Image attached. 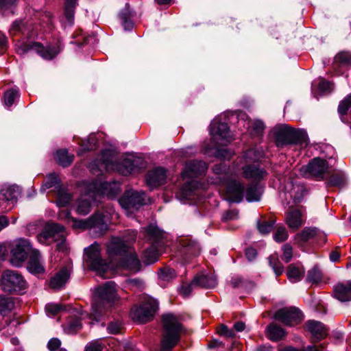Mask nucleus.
Wrapping results in <instances>:
<instances>
[{"label": "nucleus", "mask_w": 351, "mask_h": 351, "mask_svg": "<svg viewBox=\"0 0 351 351\" xmlns=\"http://www.w3.org/2000/svg\"><path fill=\"white\" fill-rule=\"evenodd\" d=\"M107 253L111 258L122 257L121 267L132 271H138L141 268V263L135 252L130 249L129 244L119 237H112L106 244Z\"/></svg>", "instance_id": "1"}, {"label": "nucleus", "mask_w": 351, "mask_h": 351, "mask_svg": "<svg viewBox=\"0 0 351 351\" xmlns=\"http://www.w3.org/2000/svg\"><path fill=\"white\" fill-rule=\"evenodd\" d=\"M117 290L114 282H107L95 289L92 311L90 318L98 321L106 306H110L111 303L117 300Z\"/></svg>", "instance_id": "2"}, {"label": "nucleus", "mask_w": 351, "mask_h": 351, "mask_svg": "<svg viewBox=\"0 0 351 351\" xmlns=\"http://www.w3.org/2000/svg\"><path fill=\"white\" fill-rule=\"evenodd\" d=\"M162 323V337L160 351H171L180 341L183 328L177 317L171 313L163 315Z\"/></svg>", "instance_id": "3"}, {"label": "nucleus", "mask_w": 351, "mask_h": 351, "mask_svg": "<svg viewBox=\"0 0 351 351\" xmlns=\"http://www.w3.org/2000/svg\"><path fill=\"white\" fill-rule=\"evenodd\" d=\"M64 216L67 218L68 222L72 223V226L74 228L88 229L95 228L97 229L99 234H102L108 228V223L110 221V213L109 212H97L90 217L84 220H76L70 216L69 213H62L60 217Z\"/></svg>", "instance_id": "4"}, {"label": "nucleus", "mask_w": 351, "mask_h": 351, "mask_svg": "<svg viewBox=\"0 0 351 351\" xmlns=\"http://www.w3.org/2000/svg\"><path fill=\"white\" fill-rule=\"evenodd\" d=\"M261 193L256 186L250 185L246 189L238 180L232 181L228 184L226 199L232 202H241L245 197L248 202L258 201Z\"/></svg>", "instance_id": "5"}, {"label": "nucleus", "mask_w": 351, "mask_h": 351, "mask_svg": "<svg viewBox=\"0 0 351 351\" xmlns=\"http://www.w3.org/2000/svg\"><path fill=\"white\" fill-rule=\"evenodd\" d=\"M145 236L152 246L144 252V257L148 264L156 262L162 246L164 233L156 226L150 225L145 230Z\"/></svg>", "instance_id": "6"}, {"label": "nucleus", "mask_w": 351, "mask_h": 351, "mask_svg": "<svg viewBox=\"0 0 351 351\" xmlns=\"http://www.w3.org/2000/svg\"><path fill=\"white\" fill-rule=\"evenodd\" d=\"M84 261L90 269L95 271L101 277H110L108 274L110 265L101 258V249L97 243L95 242L84 249Z\"/></svg>", "instance_id": "7"}, {"label": "nucleus", "mask_w": 351, "mask_h": 351, "mask_svg": "<svg viewBox=\"0 0 351 351\" xmlns=\"http://www.w3.org/2000/svg\"><path fill=\"white\" fill-rule=\"evenodd\" d=\"M308 136L304 130H296L286 125L280 128L276 134V143L278 146L289 144L306 145Z\"/></svg>", "instance_id": "8"}, {"label": "nucleus", "mask_w": 351, "mask_h": 351, "mask_svg": "<svg viewBox=\"0 0 351 351\" xmlns=\"http://www.w3.org/2000/svg\"><path fill=\"white\" fill-rule=\"evenodd\" d=\"M16 51L20 55L34 51L42 58L51 60L60 52V49L52 47L45 48L40 43L19 40L16 43Z\"/></svg>", "instance_id": "9"}, {"label": "nucleus", "mask_w": 351, "mask_h": 351, "mask_svg": "<svg viewBox=\"0 0 351 351\" xmlns=\"http://www.w3.org/2000/svg\"><path fill=\"white\" fill-rule=\"evenodd\" d=\"M1 286L3 291L12 293L25 289L27 282L19 271L8 269L1 275Z\"/></svg>", "instance_id": "10"}, {"label": "nucleus", "mask_w": 351, "mask_h": 351, "mask_svg": "<svg viewBox=\"0 0 351 351\" xmlns=\"http://www.w3.org/2000/svg\"><path fill=\"white\" fill-rule=\"evenodd\" d=\"M34 250H35L32 248L29 240L19 239L14 241L11 248V264L16 267L20 266L25 261L28 254L30 255Z\"/></svg>", "instance_id": "11"}, {"label": "nucleus", "mask_w": 351, "mask_h": 351, "mask_svg": "<svg viewBox=\"0 0 351 351\" xmlns=\"http://www.w3.org/2000/svg\"><path fill=\"white\" fill-rule=\"evenodd\" d=\"M158 308L157 301L154 298H147L140 306L132 310V319L141 323H145L153 317Z\"/></svg>", "instance_id": "12"}, {"label": "nucleus", "mask_w": 351, "mask_h": 351, "mask_svg": "<svg viewBox=\"0 0 351 351\" xmlns=\"http://www.w3.org/2000/svg\"><path fill=\"white\" fill-rule=\"evenodd\" d=\"M305 192L304 185L288 180L281 193V197L285 199L287 205L290 204L291 202L293 204H298L302 200Z\"/></svg>", "instance_id": "13"}, {"label": "nucleus", "mask_w": 351, "mask_h": 351, "mask_svg": "<svg viewBox=\"0 0 351 351\" xmlns=\"http://www.w3.org/2000/svg\"><path fill=\"white\" fill-rule=\"evenodd\" d=\"M276 320L289 326L299 324L303 319V314L296 307H285L277 311L274 315Z\"/></svg>", "instance_id": "14"}, {"label": "nucleus", "mask_w": 351, "mask_h": 351, "mask_svg": "<svg viewBox=\"0 0 351 351\" xmlns=\"http://www.w3.org/2000/svg\"><path fill=\"white\" fill-rule=\"evenodd\" d=\"M328 169V165L325 160L315 158L307 165L302 166L300 171L305 177L323 179Z\"/></svg>", "instance_id": "15"}, {"label": "nucleus", "mask_w": 351, "mask_h": 351, "mask_svg": "<svg viewBox=\"0 0 351 351\" xmlns=\"http://www.w3.org/2000/svg\"><path fill=\"white\" fill-rule=\"evenodd\" d=\"M212 138L216 144L225 145L231 141L230 132L228 125L226 123H221L218 119H215L210 125Z\"/></svg>", "instance_id": "16"}, {"label": "nucleus", "mask_w": 351, "mask_h": 351, "mask_svg": "<svg viewBox=\"0 0 351 351\" xmlns=\"http://www.w3.org/2000/svg\"><path fill=\"white\" fill-rule=\"evenodd\" d=\"M98 197L90 183L86 186V190L79 198L76 210L80 215H87L91 208V202Z\"/></svg>", "instance_id": "17"}, {"label": "nucleus", "mask_w": 351, "mask_h": 351, "mask_svg": "<svg viewBox=\"0 0 351 351\" xmlns=\"http://www.w3.org/2000/svg\"><path fill=\"white\" fill-rule=\"evenodd\" d=\"M125 209H131L145 204V195L143 191H128L119 200Z\"/></svg>", "instance_id": "18"}, {"label": "nucleus", "mask_w": 351, "mask_h": 351, "mask_svg": "<svg viewBox=\"0 0 351 351\" xmlns=\"http://www.w3.org/2000/svg\"><path fill=\"white\" fill-rule=\"evenodd\" d=\"M98 197L106 195L109 198H113L120 191L119 184L117 182H101L94 181L90 183Z\"/></svg>", "instance_id": "19"}, {"label": "nucleus", "mask_w": 351, "mask_h": 351, "mask_svg": "<svg viewBox=\"0 0 351 351\" xmlns=\"http://www.w3.org/2000/svg\"><path fill=\"white\" fill-rule=\"evenodd\" d=\"M306 329L311 334L313 342L321 341L328 335L327 328L320 322L308 320L306 322Z\"/></svg>", "instance_id": "20"}, {"label": "nucleus", "mask_w": 351, "mask_h": 351, "mask_svg": "<svg viewBox=\"0 0 351 351\" xmlns=\"http://www.w3.org/2000/svg\"><path fill=\"white\" fill-rule=\"evenodd\" d=\"M206 169V164L202 161H189L185 165L182 173V178L183 180L193 178L204 173Z\"/></svg>", "instance_id": "21"}, {"label": "nucleus", "mask_w": 351, "mask_h": 351, "mask_svg": "<svg viewBox=\"0 0 351 351\" xmlns=\"http://www.w3.org/2000/svg\"><path fill=\"white\" fill-rule=\"evenodd\" d=\"M167 171L162 167H156L149 171L146 176V182L150 189H154L165 183Z\"/></svg>", "instance_id": "22"}, {"label": "nucleus", "mask_w": 351, "mask_h": 351, "mask_svg": "<svg viewBox=\"0 0 351 351\" xmlns=\"http://www.w3.org/2000/svg\"><path fill=\"white\" fill-rule=\"evenodd\" d=\"M63 230V226L53 223L47 226L43 231L37 236L39 243L49 244L52 241L57 240L56 234Z\"/></svg>", "instance_id": "23"}, {"label": "nucleus", "mask_w": 351, "mask_h": 351, "mask_svg": "<svg viewBox=\"0 0 351 351\" xmlns=\"http://www.w3.org/2000/svg\"><path fill=\"white\" fill-rule=\"evenodd\" d=\"M285 221L290 229L294 231L304 223V213L298 209H291L287 212Z\"/></svg>", "instance_id": "24"}, {"label": "nucleus", "mask_w": 351, "mask_h": 351, "mask_svg": "<svg viewBox=\"0 0 351 351\" xmlns=\"http://www.w3.org/2000/svg\"><path fill=\"white\" fill-rule=\"evenodd\" d=\"M243 176L247 179L258 181L267 176V172L256 164L246 165L243 167Z\"/></svg>", "instance_id": "25"}, {"label": "nucleus", "mask_w": 351, "mask_h": 351, "mask_svg": "<svg viewBox=\"0 0 351 351\" xmlns=\"http://www.w3.org/2000/svg\"><path fill=\"white\" fill-rule=\"evenodd\" d=\"M70 274L71 269L69 267H63L51 279L50 287L55 289H60L69 278Z\"/></svg>", "instance_id": "26"}, {"label": "nucleus", "mask_w": 351, "mask_h": 351, "mask_svg": "<svg viewBox=\"0 0 351 351\" xmlns=\"http://www.w3.org/2000/svg\"><path fill=\"white\" fill-rule=\"evenodd\" d=\"M27 269L29 272L38 274L44 272V267L40 261V253L38 250L32 251L27 263Z\"/></svg>", "instance_id": "27"}, {"label": "nucleus", "mask_w": 351, "mask_h": 351, "mask_svg": "<svg viewBox=\"0 0 351 351\" xmlns=\"http://www.w3.org/2000/svg\"><path fill=\"white\" fill-rule=\"evenodd\" d=\"M335 297L341 302L351 300V281L346 285L338 284L334 288Z\"/></svg>", "instance_id": "28"}, {"label": "nucleus", "mask_w": 351, "mask_h": 351, "mask_svg": "<svg viewBox=\"0 0 351 351\" xmlns=\"http://www.w3.org/2000/svg\"><path fill=\"white\" fill-rule=\"evenodd\" d=\"M10 34L11 36L21 34L25 38H29L32 36L31 27L23 21H15L10 29Z\"/></svg>", "instance_id": "29"}, {"label": "nucleus", "mask_w": 351, "mask_h": 351, "mask_svg": "<svg viewBox=\"0 0 351 351\" xmlns=\"http://www.w3.org/2000/svg\"><path fill=\"white\" fill-rule=\"evenodd\" d=\"M194 283L202 287L213 288L217 285V280L213 274H200L194 278Z\"/></svg>", "instance_id": "30"}, {"label": "nucleus", "mask_w": 351, "mask_h": 351, "mask_svg": "<svg viewBox=\"0 0 351 351\" xmlns=\"http://www.w3.org/2000/svg\"><path fill=\"white\" fill-rule=\"evenodd\" d=\"M244 122V126L247 128L250 134L253 136L261 135L265 130V124L260 120H247L245 121L243 118L239 119V123Z\"/></svg>", "instance_id": "31"}, {"label": "nucleus", "mask_w": 351, "mask_h": 351, "mask_svg": "<svg viewBox=\"0 0 351 351\" xmlns=\"http://www.w3.org/2000/svg\"><path fill=\"white\" fill-rule=\"evenodd\" d=\"M304 269L300 265L291 264L287 267V276L291 282L300 281L304 277Z\"/></svg>", "instance_id": "32"}, {"label": "nucleus", "mask_w": 351, "mask_h": 351, "mask_svg": "<svg viewBox=\"0 0 351 351\" xmlns=\"http://www.w3.org/2000/svg\"><path fill=\"white\" fill-rule=\"evenodd\" d=\"M286 335L285 330L276 324H271L267 328V336L272 341H279Z\"/></svg>", "instance_id": "33"}, {"label": "nucleus", "mask_w": 351, "mask_h": 351, "mask_svg": "<svg viewBox=\"0 0 351 351\" xmlns=\"http://www.w3.org/2000/svg\"><path fill=\"white\" fill-rule=\"evenodd\" d=\"M213 171L216 175L218 176L217 180L219 183H221L226 187V194L228 193V184L232 181H236L230 178L228 173L226 172L225 166L222 164L215 165Z\"/></svg>", "instance_id": "34"}, {"label": "nucleus", "mask_w": 351, "mask_h": 351, "mask_svg": "<svg viewBox=\"0 0 351 351\" xmlns=\"http://www.w3.org/2000/svg\"><path fill=\"white\" fill-rule=\"evenodd\" d=\"M20 193L19 189L15 185L3 186L1 190V195L3 199L8 202L15 200Z\"/></svg>", "instance_id": "35"}, {"label": "nucleus", "mask_w": 351, "mask_h": 351, "mask_svg": "<svg viewBox=\"0 0 351 351\" xmlns=\"http://www.w3.org/2000/svg\"><path fill=\"white\" fill-rule=\"evenodd\" d=\"M198 183L191 179L186 182L182 186L179 194L178 195L180 198L188 199L191 197L195 190L197 188Z\"/></svg>", "instance_id": "36"}, {"label": "nucleus", "mask_w": 351, "mask_h": 351, "mask_svg": "<svg viewBox=\"0 0 351 351\" xmlns=\"http://www.w3.org/2000/svg\"><path fill=\"white\" fill-rule=\"evenodd\" d=\"M317 234V229L315 228H305L301 232L297 234L295 239L298 242H306L314 238Z\"/></svg>", "instance_id": "37"}, {"label": "nucleus", "mask_w": 351, "mask_h": 351, "mask_svg": "<svg viewBox=\"0 0 351 351\" xmlns=\"http://www.w3.org/2000/svg\"><path fill=\"white\" fill-rule=\"evenodd\" d=\"M56 160L63 167H67L72 162L73 155H70L65 149H60L56 152Z\"/></svg>", "instance_id": "38"}, {"label": "nucleus", "mask_w": 351, "mask_h": 351, "mask_svg": "<svg viewBox=\"0 0 351 351\" xmlns=\"http://www.w3.org/2000/svg\"><path fill=\"white\" fill-rule=\"evenodd\" d=\"M77 0H66L64 15L69 24H71L74 18V9Z\"/></svg>", "instance_id": "39"}, {"label": "nucleus", "mask_w": 351, "mask_h": 351, "mask_svg": "<svg viewBox=\"0 0 351 351\" xmlns=\"http://www.w3.org/2000/svg\"><path fill=\"white\" fill-rule=\"evenodd\" d=\"M269 264L277 276L283 273L284 267L276 255H271L269 257Z\"/></svg>", "instance_id": "40"}, {"label": "nucleus", "mask_w": 351, "mask_h": 351, "mask_svg": "<svg viewBox=\"0 0 351 351\" xmlns=\"http://www.w3.org/2000/svg\"><path fill=\"white\" fill-rule=\"evenodd\" d=\"M322 271L317 267H315L308 271L307 280L312 283L317 284L322 281Z\"/></svg>", "instance_id": "41"}, {"label": "nucleus", "mask_w": 351, "mask_h": 351, "mask_svg": "<svg viewBox=\"0 0 351 351\" xmlns=\"http://www.w3.org/2000/svg\"><path fill=\"white\" fill-rule=\"evenodd\" d=\"M19 97V90L16 89H10L7 90L4 94V104L8 107L10 108L15 99Z\"/></svg>", "instance_id": "42"}, {"label": "nucleus", "mask_w": 351, "mask_h": 351, "mask_svg": "<svg viewBox=\"0 0 351 351\" xmlns=\"http://www.w3.org/2000/svg\"><path fill=\"white\" fill-rule=\"evenodd\" d=\"M71 197L66 191L60 189L58 191L56 204L60 207L66 206L71 201Z\"/></svg>", "instance_id": "43"}, {"label": "nucleus", "mask_w": 351, "mask_h": 351, "mask_svg": "<svg viewBox=\"0 0 351 351\" xmlns=\"http://www.w3.org/2000/svg\"><path fill=\"white\" fill-rule=\"evenodd\" d=\"M158 276L164 281H169L176 277V273L173 269L165 267L160 269Z\"/></svg>", "instance_id": "44"}, {"label": "nucleus", "mask_w": 351, "mask_h": 351, "mask_svg": "<svg viewBox=\"0 0 351 351\" xmlns=\"http://www.w3.org/2000/svg\"><path fill=\"white\" fill-rule=\"evenodd\" d=\"M261 156V153L256 149H250L244 154V159L246 162H254Z\"/></svg>", "instance_id": "45"}, {"label": "nucleus", "mask_w": 351, "mask_h": 351, "mask_svg": "<svg viewBox=\"0 0 351 351\" xmlns=\"http://www.w3.org/2000/svg\"><path fill=\"white\" fill-rule=\"evenodd\" d=\"M97 139L95 134L90 135L86 141H84L82 144V151L93 150L96 148Z\"/></svg>", "instance_id": "46"}, {"label": "nucleus", "mask_w": 351, "mask_h": 351, "mask_svg": "<svg viewBox=\"0 0 351 351\" xmlns=\"http://www.w3.org/2000/svg\"><path fill=\"white\" fill-rule=\"evenodd\" d=\"M346 182V177L343 173H336L330 176L328 184L331 186H342Z\"/></svg>", "instance_id": "47"}, {"label": "nucleus", "mask_w": 351, "mask_h": 351, "mask_svg": "<svg viewBox=\"0 0 351 351\" xmlns=\"http://www.w3.org/2000/svg\"><path fill=\"white\" fill-rule=\"evenodd\" d=\"M289 237L288 232L285 227L279 226L277 228L274 234V239L276 242L281 243L287 239Z\"/></svg>", "instance_id": "48"}, {"label": "nucleus", "mask_w": 351, "mask_h": 351, "mask_svg": "<svg viewBox=\"0 0 351 351\" xmlns=\"http://www.w3.org/2000/svg\"><path fill=\"white\" fill-rule=\"evenodd\" d=\"M57 240H53L57 242L56 247L58 251L64 252L67 250V244L64 238V229L56 234Z\"/></svg>", "instance_id": "49"}, {"label": "nucleus", "mask_w": 351, "mask_h": 351, "mask_svg": "<svg viewBox=\"0 0 351 351\" xmlns=\"http://www.w3.org/2000/svg\"><path fill=\"white\" fill-rule=\"evenodd\" d=\"M197 283H194V280L189 284L183 283L179 288L178 291L180 295L183 297H188L192 292L193 289L197 287Z\"/></svg>", "instance_id": "50"}, {"label": "nucleus", "mask_w": 351, "mask_h": 351, "mask_svg": "<svg viewBox=\"0 0 351 351\" xmlns=\"http://www.w3.org/2000/svg\"><path fill=\"white\" fill-rule=\"evenodd\" d=\"M182 245L188 249V252L190 254L197 255L199 253V247L195 241L185 239L182 241Z\"/></svg>", "instance_id": "51"}, {"label": "nucleus", "mask_w": 351, "mask_h": 351, "mask_svg": "<svg viewBox=\"0 0 351 351\" xmlns=\"http://www.w3.org/2000/svg\"><path fill=\"white\" fill-rule=\"evenodd\" d=\"M317 86L319 91L322 93H329L333 89L332 84L324 79H319Z\"/></svg>", "instance_id": "52"}, {"label": "nucleus", "mask_w": 351, "mask_h": 351, "mask_svg": "<svg viewBox=\"0 0 351 351\" xmlns=\"http://www.w3.org/2000/svg\"><path fill=\"white\" fill-rule=\"evenodd\" d=\"M351 106V94L348 95L339 105L338 111L341 115L346 114L348 110Z\"/></svg>", "instance_id": "53"}, {"label": "nucleus", "mask_w": 351, "mask_h": 351, "mask_svg": "<svg viewBox=\"0 0 351 351\" xmlns=\"http://www.w3.org/2000/svg\"><path fill=\"white\" fill-rule=\"evenodd\" d=\"M335 62L343 64H351V54L348 52H341L335 56Z\"/></svg>", "instance_id": "54"}, {"label": "nucleus", "mask_w": 351, "mask_h": 351, "mask_svg": "<svg viewBox=\"0 0 351 351\" xmlns=\"http://www.w3.org/2000/svg\"><path fill=\"white\" fill-rule=\"evenodd\" d=\"M14 306V303L9 298L0 297V313H3L10 311Z\"/></svg>", "instance_id": "55"}, {"label": "nucleus", "mask_w": 351, "mask_h": 351, "mask_svg": "<svg viewBox=\"0 0 351 351\" xmlns=\"http://www.w3.org/2000/svg\"><path fill=\"white\" fill-rule=\"evenodd\" d=\"M58 181V176L56 173H51L48 176L47 181L42 186L41 190L45 191L53 186Z\"/></svg>", "instance_id": "56"}, {"label": "nucleus", "mask_w": 351, "mask_h": 351, "mask_svg": "<svg viewBox=\"0 0 351 351\" xmlns=\"http://www.w3.org/2000/svg\"><path fill=\"white\" fill-rule=\"evenodd\" d=\"M283 254L282 258L288 263L292 258V247L290 244L286 243L282 246Z\"/></svg>", "instance_id": "57"}, {"label": "nucleus", "mask_w": 351, "mask_h": 351, "mask_svg": "<svg viewBox=\"0 0 351 351\" xmlns=\"http://www.w3.org/2000/svg\"><path fill=\"white\" fill-rule=\"evenodd\" d=\"M68 329L69 332H75L82 328V323L80 319L75 318L69 322Z\"/></svg>", "instance_id": "58"}, {"label": "nucleus", "mask_w": 351, "mask_h": 351, "mask_svg": "<svg viewBox=\"0 0 351 351\" xmlns=\"http://www.w3.org/2000/svg\"><path fill=\"white\" fill-rule=\"evenodd\" d=\"M273 223L269 221H263L259 223L258 225V229L261 234H268L273 228Z\"/></svg>", "instance_id": "59"}, {"label": "nucleus", "mask_w": 351, "mask_h": 351, "mask_svg": "<svg viewBox=\"0 0 351 351\" xmlns=\"http://www.w3.org/2000/svg\"><path fill=\"white\" fill-rule=\"evenodd\" d=\"M49 315H55L61 310V306L57 304H49L45 307Z\"/></svg>", "instance_id": "60"}, {"label": "nucleus", "mask_w": 351, "mask_h": 351, "mask_svg": "<svg viewBox=\"0 0 351 351\" xmlns=\"http://www.w3.org/2000/svg\"><path fill=\"white\" fill-rule=\"evenodd\" d=\"M218 333L220 335H223L228 337H232L234 335V332L232 330H230L226 326L221 325L218 328Z\"/></svg>", "instance_id": "61"}, {"label": "nucleus", "mask_w": 351, "mask_h": 351, "mask_svg": "<svg viewBox=\"0 0 351 351\" xmlns=\"http://www.w3.org/2000/svg\"><path fill=\"white\" fill-rule=\"evenodd\" d=\"M16 0H0V8L3 10L11 9L15 6Z\"/></svg>", "instance_id": "62"}, {"label": "nucleus", "mask_w": 351, "mask_h": 351, "mask_svg": "<svg viewBox=\"0 0 351 351\" xmlns=\"http://www.w3.org/2000/svg\"><path fill=\"white\" fill-rule=\"evenodd\" d=\"M107 330L110 334H117L120 332L121 324L117 322H110L107 327Z\"/></svg>", "instance_id": "63"}, {"label": "nucleus", "mask_w": 351, "mask_h": 351, "mask_svg": "<svg viewBox=\"0 0 351 351\" xmlns=\"http://www.w3.org/2000/svg\"><path fill=\"white\" fill-rule=\"evenodd\" d=\"M61 341L57 338H53L50 339L47 343L48 349L50 351H56L60 348Z\"/></svg>", "instance_id": "64"}]
</instances>
